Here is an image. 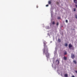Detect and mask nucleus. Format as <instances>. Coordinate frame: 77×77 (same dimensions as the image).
Listing matches in <instances>:
<instances>
[{"instance_id": "12", "label": "nucleus", "mask_w": 77, "mask_h": 77, "mask_svg": "<svg viewBox=\"0 0 77 77\" xmlns=\"http://www.w3.org/2000/svg\"><path fill=\"white\" fill-rule=\"evenodd\" d=\"M52 24H55V22L54 21H53L52 23Z\"/></svg>"}, {"instance_id": "11", "label": "nucleus", "mask_w": 77, "mask_h": 77, "mask_svg": "<svg viewBox=\"0 0 77 77\" xmlns=\"http://www.w3.org/2000/svg\"><path fill=\"white\" fill-rule=\"evenodd\" d=\"M58 61V64H59V61L58 60H57L56 62H57V61Z\"/></svg>"}, {"instance_id": "24", "label": "nucleus", "mask_w": 77, "mask_h": 77, "mask_svg": "<svg viewBox=\"0 0 77 77\" xmlns=\"http://www.w3.org/2000/svg\"><path fill=\"white\" fill-rule=\"evenodd\" d=\"M57 4H59V2H57Z\"/></svg>"}, {"instance_id": "13", "label": "nucleus", "mask_w": 77, "mask_h": 77, "mask_svg": "<svg viewBox=\"0 0 77 77\" xmlns=\"http://www.w3.org/2000/svg\"><path fill=\"white\" fill-rule=\"evenodd\" d=\"M56 25L57 26H59V22H57V23Z\"/></svg>"}, {"instance_id": "5", "label": "nucleus", "mask_w": 77, "mask_h": 77, "mask_svg": "<svg viewBox=\"0 0 77 77\" xmlns=\"http://www.w3.org/2000/svg\"><path fill=\"white\" fill-rule=\"evenodd\" d=\"M48 3L49 5H51V1H48Z\"/></svg>"}, {"instance_id": "15", "label": "nucleus", "mask_w": 77, "mask_h": 77, "mask_svg": "<svg viewBox=\"0 0 77 77\" xmlns=\"http://www.w3.org/2000/svg\"><path fill=\"white\" fill-rule=\"evenodd\" d=\"M57 19H58V20H60V17H58L57 18Z\"/></svg>"}, {"instance_id": "17", "label": "nucleus", "mask_w": 77, "mask_h": 77, "mask_svg": "<svg viewBox=\"0 0 77 77\" xmlns=\"http://www.w3.org/2000/svg\"><path fill=\"white\" fill-rule=\"evenodd\" d=\"M66 23H68V20H66Z\"/></svg>"}, {"instance_id": "7", "label": "nucleus", "mask_w": 77, "mask_h": 77, "mask_svg": "<svg viewBox=\"0 0 77 77\" xmlns=\"http://www.w3.org/2000/svg\"><path fill=\"white\" fill-rule=\"evenodd\" d=\"M64 60H66V59H67V57H64Z\"/></svg>"}, {"instance_id": "22", "label": "nucleus", "mask_w": 77, "mask_h": 77, "mask_svg": "<svg viewBox=\"0 0 77 77\" xmlns=\"http://www.w3.org/2000/svg\"><path fill=\"white\" fill-rule=\"evenodd\" d=\"M36 8H38V6H37Z\"/></svg>"}, {"instance_id": "2", "label": "nucleus", "mask_w": 77, "mask_h": 77, "mask_svg": "<svg viewBox=\"0 0 77 77\" xmlns=\"http://www.w3.org/2000/svg\"><path fill=\"white\" fill-rule=\"evenodd\" d=\"M71 57L72 59H74L75 58V55L73 54H71Z\"/></svg>"}, {"instance_id": "8", "label": "nucleus", "mask_w": 77, "mask_h": 77, "mask_svg": "<svg viewBox=\"0 0 77 77\" xmlns=\"http://www.w3.org/2000/svg\"><path fill=\"white\" fill-rule=\"evenodd\" d=\"M73 62L75 63V64H76L77 63V62H76V61L75 60H73Z\"/></svg>"}, {"instance_id": "4", "label": "nucleus", "mask_w": 77, "mask_h": 77, "mask_svg": "<svg viewBox=\"0 0 77 77\" xmlns=\"http://www.w3.org/2000/svg\"><path fill=\"white\" fill-rule=\"evenodd\" d=\"M74 2L75 3V4H77V0H74Z\"/></svg>"}, {"instance_id": "20", "label": "nucleus", "mask_w": 77, "mask_h": 77, "mask_svg": "<svg viewBox=\"0 0 77 77\" xmlns=\"http://www.w3.org/2000/svg\"><path fill=\"white\" fill-rule=\"evenodd\" d=\"M71 77H75V76L74 75H72Z\"/></svg>"}, {"instance_id": "21", "label": "nucleus", "mask_w": 77, "mask_h": 77, "mask_svg": "<svg viewBox=\"0 0 77 77\" xmlns=\"http://www.w3.org/2000/svg\"><path fill=\"white\" fill-rule=\"evenodd\" d=\"M75 6L76 8H77V5H75Z\"/></svg>"}, {"instance_id": "14", "label": "nucleus", "mask_w": 77, "mask_h": 77, "mask_svg": "<svg viewBox=\"0 0 77 77\" xmlns=\"http://www.w3.org/2000/svg\"><path fill=\"white\" fill-rule=\"evenodd\" d=\"M58 41L59 42H60L61 41H60V39H58Z\"/></svg>"}, {"instance_id": "1", "label": "nucleus", "mask_w": 77, "mask_h": 77, "mask_svg": "<svg viewBox=\"0 0 77 77\" xmlns=\"http://www.w3.org/2000/svg\"><path fill=\"white\" fill-rule=\"evenodd\" d=\"M47 42L45 41L43 42L44 46V47L43 51V54H45L47 58H49V53H48V48L47 47V46L46 45V44Z\"/></svg>"}, {"instance_id": "16", "label": "nucleus", "mask_w": 77, "mask_h": 77, "mask_svg": "<svg viewBox=\"0 0 77 77\" xmlns=\"http://www.w3.org/2000/svg\"><path fill=\"white\" fill-rule=\"evenodd\" d=\"M74 9V11H74H74H75V8H74V9Z\"/></svg>"}, {"instance_id": "19", "label": "nucleus", "mask_w": 77, "mask_h": 77, "mask_svg": "<svg viewBox=\"0 0 77 77\" xmlns=\"http://www.w3.org/2000/svg\"><path fill=\"white\" fill-rule=\"evenodd\" d=\"M75 18H76V19H77V15H75Z\"/></svg>"}, {"instance_id": "6", "label": "nucleus", "mask_w": 77, "mask_h": 77, "mask_svg": "<svg viewBox=\"0 0 77 77\" xmlns=\"http://www.w3.org/2000/svg\"><path fill=\"white\" fill-rule=\"evenodd\" d=\"M68 75L67 74H66L64 75V76L65 77H68Z\"/></svg>"}, {"instance_id": "18", "label": "nucleus", "mask_w": 77, "mask_h": 77, "mask_svg": "<svg viewBox=\"0 0 77 77\" xmlns=\"http://www.w3.org/2000/svg\"><path fill=\"white\" fill-rule=\"evenodd\" d=\"M46 7H48V5H46Z\"/></svg>"}, {"instance_id": "23", "label": "nucleus", "mask_w": 77, "mask_h": 77, "mask_svg": "<svg viewBox=\"0 0 77 77\" xmlns=\"http://www.w3.org/2000/svg\"><path fill=\"white\" fill-rule=\"evenodd\" d=\"M75 72H76V73H77V71H75Z\"/></svg>"}, {"instance_id": "9", "label": "nucleus", "mask_w": 77, "mask_h": 77, "mask_svg": "<svg viewBox=\"0 0 77 77\" xmlns=\"http://www.w3.org/2000/svg\"><path fill=\"white\" fill-rule=\"evenodd\" d=\"M67 54V53H66V51H65L64 52V55H66Z\"/></svg>"}, {"instance_id": "3", "label": "nucleus", "mask_w": 77, "mask_h": 77, "mask_svg": "<svg viewBox=\"0 0 77 77\" xmlns=\"http://www.w3.org/2000/svg\"><path fill=\"white\" fill-rule=\"evenodd\" d=\"M72 47V45H71V44H69V48H71V47Z\"/></svg>"}, {"instance_id": "10", "label": "nucleus", "mask_w": 77, "mask_h": 77, "mask_svg": "<svg viewBox=\"0 0 77 77\" xmlns=\"http://www.w3.org/2000/svg\"><path fill=\"white\" fill-rule=\"evenodd\" d=\"M65 46L66 47H67L68 46V44L66 43L65 45Z\"/></svg>"}]
</instances>
